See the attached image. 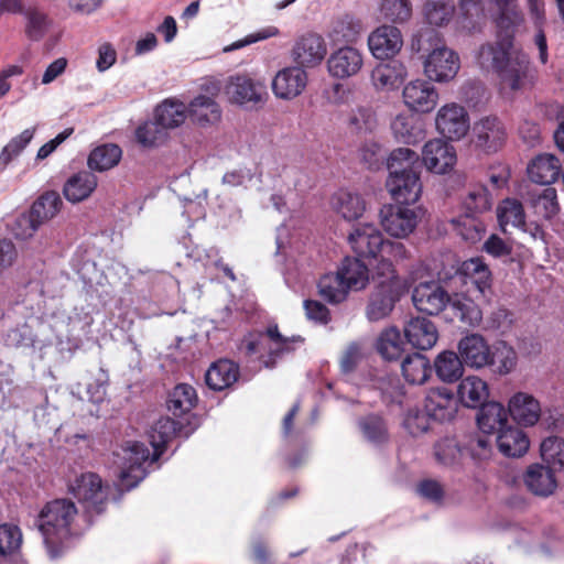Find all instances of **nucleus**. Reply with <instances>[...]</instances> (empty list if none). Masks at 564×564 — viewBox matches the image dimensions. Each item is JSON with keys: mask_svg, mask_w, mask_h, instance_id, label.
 Listing matches in <instances>:
<instances>
[{"mask_svg": "<svg viewBox=\"0 0 564 564\" xmlns=\"http://www.w3.org/2000/svg\"><path fill=\"white\" fill-rule=\"evenodd\" d=\"M495 9V22L499 30L498 40L486 43L478 52V63L482 68L492 69L503 84L512 90L532 84L533 69L530 57L513 47L514 32L523 22L518 0H489ZM482 0H458V23L462 29L478 30V19L484 15Z\"/></svg>", "mask_w": 564, "mask_h": 564, "instance_id": "f257e3e1", "label": "nucleus"}, {"mask_svg": "<svg viewBox=\"0 0 564 564\" xmlns=\"http://www.w3.org/2000/svg\"><path fill=\"white\" fill-rule=\"evenodd\" d=\"M387 167L389 176L386 185L395 203L415 204L422 193L417 153L409 148L395 149L389 155Z\"/></svg>", "mask_w": 564, "mask_h": 564, "instance_id": "f03ea898", "label": "nucleus"}, {"mask_svg": "<svg viewBox=\"0 0 564 564\" xmlns=\"http://www.w3.org/2000/svg\"><path fill=\"white\" fill-rule=\"evenodd\" d=\"M77 516L75 503L66 498L47 501L40 510L35 527L40 531L50 558L63 553V543L72 535V523Z\"/></svg>", "mask_w": 564, "mask_h": 564, "instance_id": "7ed1b4c3", "label": "nucleus"}, {"mask_svg": "<svg viewBox=\"0 0 564 564\" xmlns=\"http://www.w3.org/2000/svg\"><path fill=\"white\" fill-rule=\"evenodd\" d=\"M376 290L367 305V317L371 322L387 317L403 293V281L397 273L393 263L379 260L372 275Z\"/></svg>", "mask_w": 564, "mask_h": 564, "instance_id": "20e7f679", "label": "nucleus"}, {"mask_svg": "<svg viewBox=\"0 0 564 564\" xmlns=\"http://www.w3.org/2000/svg\"><path fill=\"white\" fill-rule=\"evenodd\" d=\"M417 45V52H427L423 66L430 80L447 83L457 75L460 67L459 56L441 42L437 33L430 31L421 34Z\"/></svg>", "mask_w": 564, "mask_h": 564, "instance_id": "39448f33", "label": "nucleus"}, {"mask_svg": "<svg viewBox=\"0 0 564 564\" xmlns=\"http://www.w3.org/2000/svg\"><path fill=\"white\" fill-rule=\"evenodd\" d=\"M117 464L119 465L120 486L124 490H131L144 479L147 471L144 464L150 457V451L144 444L139 442H129L119 453Z\"/></svg>", "mask_w": 564, "mask_h": 564, "instance_id": "423d86ee", "label": "nucleus"}, {"mask_svg": "<svg viewBox=\"0 0 564 564\" xmlns=\"http://www.w3.org/2000/svg\"><path fill=\"white\" fill-rule=\"evenodd\" d=\"M383 230L394 238H406L417 227L421 209L402 203L383 205L379 213Z\"/></svg>", "mask_w": 564, "mask_h": 564, "instance_id": "0eeeda50", "label": "nucleus"}, {"mask_svg": "<svg viewBox=\"0 0 564 564\" xmlns=\"http://www.w3.org/2000/svg\"><path fill=\"white\" fill-rule=\"evenodd\" d=\"M69 491L79 501L86 503L88 513L100 514L104 512L107 495L98 475L94 473L82 474L69 485Z\"/></svg>", "mask_w": 564, "mask_h": 564, "instance_id": "6e6552de", "label": "nucleus"}, {"mask_svg": "<svg viewBox=\"0 0 564 564\" xmlns=\"http://www.w3.org/2000/svg\"><path fill=\"white\" fill-rule=\"evenodd\" d=\"M435 124L437 131L449 140L464 138L470 128L467 111L455 102L446 104L440 108Z\"/></svg>", "mask_w": 564, "mask_h": 564, "instance_id": "1a4fd4ad", "label": "nucleus"}, {"mask_svg": "<svg viewBox=\"0 0 564 564\" xmlns=\"http://www.w3.org/2000/svg\"><path fill=\"white\" fill-rule=\"evenodd\" d=\"M415 308L427 315H438L451 301L448 292L436 281L417 284L412 293Z\"/></svg>", "mask_w": 564, "mask_h": 564, "instance_id": "9d476101", "label": "nucleus"}, {"mask_svg": "<svg viewBox=\"0 0 564 564\" xmlns=\"http://www.w3.org/2000/svg\"><path fill=\"white\" fill-rule=\"evenodd\" d=\"M405 106L419 113H429L435 109L438 102V91L434 85L424 79L409 82L402 91Z\"/></svg>", "mask_w": 564, "mask_h": 564, "instance_id": "9b49d317", "label": "nucleus"}, {"mask_svg": "<svg viewBox=\"0 0 564 564\" xmlns=\"http://www.w3.org/2000/svg\"><path fill=\"white\" fill-rule=\"evenodd\" d=\"M383 240L381 231L370 223L359 224L348 235V243L358 258H376Z\"/></svg>", "mask_w": 564, "mask_h": 564, "instance_id": "f8f14e48", "label": "nucleus"}, {"mask_svg": "<svg viewBox=\"0 0 564 564\" xmlns=\"http://www.w3.org/2000/svg\"><path fill=\"white\" fill-rule=\"evenodd\" d=\"M326 53L327 48L323 37L315 33H307L295 41L291 57L296 66L304 69L319 65Z\"/></svg>", "mask_w": 564, "mask_h": 564, "instance_id": "ddd939ff", "label": "nucleus"}, {"mask_svg": "<svg viewBox=\"0 0 564 564\" xmlns=\"http://www.w3.org/2000/svg\"><path fill=\"white\" fill-rule=\"evenodd\" d=\"M307 85V73L300 66L280 69L272 79V91L276 98L291 100L300 96Z\"/></svg>", "mask_w": 564, "mask_h": 564, "instance_id": "4468645a", "label": "nucleus"}, {"mask_svg": "<svg viewBox=\"0 0 564 564\" xmlns=\"http://www.w3.org/2000/svg\"><path fill=\"white\" fill-rule=\"evenodd\" d=\"M506 130L497 117H485L473 127V142L476 148L490 153L498 151L505 140Z\"/></svg>", "mask_w": 564, "mask_h": 564, "instance_id": "2eb2a0df", "label": "nucleus"}, {"mask_svg": "<svg viewBox=\"0 0 564 564\" xmlns=\"http://www.w3.org/2000/svg\"><path fill=\"white\" fill-rule=\"evenodd\" d=\"M225 93L237 105H256L262 102L267 96L264 85L245 75L231 76L225 86Z\"/></svg>", "mask_w": 564, "mask_h": 564, "instance_id": "dca6fc26", "label": "nucleus"}, {"mask_svg": "<svg viewBox=\"0 0 564 564\" xmlns=\"http://www.w3.org/2000/svg\"><path fill=\"white\" fill-rule=\"evenodd\" d=\"M422 162L429 171L444 174L456 163L455 149L442 139L430 140L423 147Z\"/></svg>", "mask_w": 564, "mask_h": 564, "instance_id": "f3484780", "label": "nucleus"}, {"mask_svg": "<svg viewBox=\"0 0 564 564\" xmlns=\"http://www.w3.org/2000/svg\"><path fill=\"white\" fill-rule=\"evenodd\" d=\"M403 45L401 31L394 25H381L368 37V46L378 59L394 56Z\"/></svg>", "mask_w": 564, "mask_h": 564, "instance_id": "a211bd4d", "label": "nucleus"}, {"mask_svg": "<svg viewBox=\"0 0 564 564\" xmlns=\"http://www.w3.org/2000/svg\"><path fill=\"white\" fill-rule=\"evenodd\" d=\"M424 410L433 421L449 422L457 413V399L447 388L431 389L424 400Z\"/></svg>", "mask_w": 564, "mask_h": 564, "instance_id": "6ab92c4d", "label": "nucleus"}, {"mask_svg": "<svg viewBox=\"0 0 564 564\" xmlns=\"http://www.w3.org/2000/svg\"><path fill=\"white\" fill-rule=\"evenodd\" d=\"M364 65L362 54L351 46H344L330 54L327 68L330 76L339 79L352 77Z\"/></svg>", "mask_w": 564, "mask_h": 564, "instance_id": "aec40b11", "label": "nucleus"}, {"mask_svg": "<svg viewBox=\"0 0 564 564\" xmlns=\"http://www.w3.org/2000/svg\"><path fill=\"white\" fill-rule=\"evenodd\" d=\"M462 361L467 367L481 369L489 362L490 347L479 334L463 337L457 345Z\"/></svg>", "mask_w": 564, "mask_h": 564, "instance_id": "412c9836", "label": "nucleus"}, {"mask_svg": "<svg viewBox=\"0 0 564 564\" xmlns=\"http://www.w3.org/2000/svg\"><path fill=\"white\" fill-rule=\"evenodd\" d=\"M522 197L533 214L542 219L551 220L560 212L557 193L553 187L532 188Z\"/></svg>", "mask_w": 564, "mask_h": 564, "instance_id": "4be33fe9", "label": "nucleus"}, {"mask_svg": "<svg viewBox=\"0 0 564 564\" xmlns=\"http://www.w3.org/2000/svg\"><path fill=\"white\" fill-rule=\"evenodd\" d=\"M404 336L408 341L421 350L431 349L438 339L435 324L425 317H412L404 325Z\"/></svg>", "mask_w": 564, "mask_h": 564, "instance_id": "5701e85b", "label": "nucleus"}, {"mask_svg": "<svg viewBox=\"0 0 564 564\" xmlns=\"http://www.w3.org/2000/svg\"><path fill=\"white\" fill-rule=\"evenodd\" d=\"M509 414L520 425L533 426L541 416L540 402L531 394L517 392L509 400Z\"/></svg>", "mask_w": 564, "mask_h": 564, "instance_id": "b1692460", "label": "nucleus"}, {"mask_svg": "<svg viewBox=\"0 0 564 564\" xmlns=\"http://www.w3.org/2000/svg\"><path fill=\"white\" fill-rule=\"evenodd\" d=\"M408 76L405 65L398 59L378 64L371 72V82L377 90H393Z\"/></svg>", "mask_w": 564, "mask_h": 564, "instance_id": "393cba45", "label": "nucleus"}, {"mask_svg": "<svg viewBox=\"0 0 564 564\" xmlns=\"http://www.w3.org/2000/svg\"><path fill=\"white\" fill-rule=\"evenodd\" d=\"M555 470L543 464H532L523 475L527 488L535 496L549 497L557 486Z\"/></svg>", "mask_w": 564, "mask_h": 564, "instance_id": "a878e982", "label": "nucleus"}, {"mask_svg": "<svg viewBox=\"0 0 564 564\" xmlns=\"http://www.w3.org/2000/svg\"><path fill=\"white\" fill-rule=\"evenodd\" d=\"M509 409L496 401L486 402L479 408L477 424L485 434H499L508 424Z\"/></svg>", "mask_w": 564, "mask_h": 564, "instance_id": "bb28decb", "label": "nucleus"}, {"mask_svg": "<svg viewBox=\"0 0 564 564\" xmlns=\"http://www.w3.org/2000/svg\"><path fill=\"white\" fill-rule=\"evenodd\" d=\"M488 397L489 388L487 382L477 376L464 378L457 387V401L465 408H480L485 404Z\"/></svg>", "mask_w": 564, "mask_h": 564, "instance_id": "cd10ccee", "label": "nucleus"}, {"mask_svg": "<svg viewBox=\"0 0 564 564\" xmlns=\"http://www.w3.org/2000/svg\"><path fill=\"white\" fill-rule=\"evenodd\" d=\"M561 173L558 159L550 153L538 155L528 165L529 178L541 185H549L555 182Z\"/></svg>", "mask_w": 564, "mask_h": 564, "instance_id": "c85d7f7f", "label": "nucleus"}, {"mask_svg": "<svg viewBox=\"0 0 564 564\" xmlns=\"http://www.w3.org/2000/svg\"><path fill=\"white\" fill-rule=\"evenodd\" d=\"M97 187V177L91 171H79L72 175L63 186V194L70 203L87 199Z\"/></svg>", "mask_w": 564, "mask_h": 564, "instance_id": "c756f323", "label": "nucleus"}, {"mask_svg": "<svg viewBox=\"0 0 564 564\" xmlns=\"http://www.w3.org/2000/svg\"><path fill=\"white\" fill-rule=\"evenodd\" d=\"M239 377V367L231 360L221 359L214 362L206 372V384L215 390L221 391L231 387Z\"/></svg>", "mask_w": 564, "mask_h": 564, "instance_id": "7c9ffc66", "label": "nucleus"}, {"mask_svg": "<svg viewBox=\"0 0 564 564\" xmlns=\"http://www.w3.org/2000/svg\"><path fill=\"white\" fill-rule=\"evenodd\" d=\"M499 452L507 457H521L530 446L527 434L516 426H507L496 437Z\"/></svg>", "mask_w": 564, "mask_h": 564, "instance_id": "2f4dec72", "label": "nucleus"}, {"mask_svg": "<svg viewBox=\"0 0 564 564\" xmlns=\"http://www.w3.org/2000/svg\"><path fill=\"white\" fill-rule=\"evenodd\" d=\"M187 115L193 122L205 127L220 120L221 109L215 99L199 95L189 102Z\"/></svg>", "mask_w": 564, "mask_h": 564, "instance_id": "473e14b6", "label": "nucleus"}, {"mask_svg": "<svg viewBox=\"0 0 564 564\" xmlns=\"http://www.w3.org/2000/svg\"><path fill=\"white\" fill-rule=\"evenodd\" d=\"M181 430L180 424L165 416L160 417L149 431L150 444L153 447L152 462L159 459L163 454L169 442L173 440L177 431Z\"/></svg>", "mask_w": 564, "mask_h": 564, "instance_id": "72a5a7b5", "label": "nucleus"}, {"mask_svg": "<svg viewBox=\"0 0 564 564\" xmlns=\"http://www.w3.org/2000/svg\"><path fill=\"white\" fill-rule=\"evenodd\" d=\"M337 272L349 290H362L369 282L368 267L358 257H346Z\"/></svg>", "mask_w": 564, "mask_h": 564, "instance_id": "f704fd0d", "label": "nucleus"}, {"mask_svg": "<svg viewBox=\"0 0 564 564\" xmlns=\"http://www.w3.org/2000/svg\"><path fill=\"white\" fill-rule=\"evenodd\" d=\"M460 272L466 278L470 279L471 283L481 295L485 296L491 291L492 274L482 258L475 257L465 260L460 265Z\"/></svg>", "mask_w": 564, "mask_h": 564, "instance_id": "c9c22d12", "label": "nucleus"}, {"mask_svg": "<svg viewBox=\"0 0 564 564\" xmlns=\"http://www.w3.org/2000/svg\"><path fill=\"white\" fill-rule=\"evenodd\" d=\"M195 389L187 383H180L169 393L166 400L167 410L176 417L189 413L197 403Z\"/></svg>", "mask_w": 564, "mask_h": 564, "instance_id": "e433bc0d", "label": "nucleus"}, {"mask_svg": "<svg viewBox=\"0 0 564 564\" xmlns=\"http://www.w3.org/2000/svg\"><path fill=\"white\" fill-rule=\"evenodd\" d=\"M332 203L337 214L347 221L357 220L366 210L364 198L359 194L348 191L337 192L333 196Z\"/></svg>", "mask_w": 564, "mask_h": 564, "instance_id": "4c0bfd02", "label": "nucleus"}, {"mask_svg": "<svg viewBox=\"0 0 564 564\" xmlns=\"http://www.w3.org/2000/svg\"><path fill=\"white\" fill-rule=\"evenodd\" d=\"M434 369L441 381L453 383L463 376L464 364L455 351L444 350L436 356Z\"/></svg>", "mask_w": 564, "mask_h": 564, "instance_id": "58836bf2", "label": "nucleus"}, {"mask_svg": "<svg viewBox=\"0 0 564 564\" xmlns=\"http://www.w3.org/2000/svg\"><path fill=\"white\" fill-rule=\"evenodd\" d=\"M401 370L405 381L410 384H423L429 379L432 367L424 355L412 352L402 360Z\"/></svg>", "mask_w": 564, "mask_h": 564, "instance_id": "ea45409f", "label": "nucleus"}, {"mask_svg": "<svg viewBox=\"0 0 564 564\" xmlns=\"http://www.w3.org/2000/svg\"><path fill=\"white\" fill-rule=\"evenodd\" d=\"M187 107L178 100L166 99L154 111V119L166 130L183 124L187 118Z\"/></svg>", "mask_w": 564, "mask_h": 564, "instance_id": "a19ab883", "label": "nucleus"}, {"mask_svg": "<svg viewBox=\"0 0 564 564\" xmlns=\"http://www.w3.org/2000/svg\"><path fill=\"white\" fill-rule=\"evenodd\" d=\"M122 150L115 143H105L96 147L88 155L87 164L91 171L105 172L120 162Z\"/></svg>", "mask_w": 564, "mask_h": 564, "instance_id": "79ce46f5", "label": "nucleus"}, {"mask_svg": "<svg viewBox=\"0 0 564 564\" xmlns=\"http://www.w3.org/2000/svg\"><path fill=\"white\" fill-rule=\"evenodd\" d=\"M499 226L503 232L507 227L523 228L525 226V213L522 203L516 198H506L497 207Z\"/></svg>", "mask_w": 564, "mask_h": 564, "instance_id": "37998d69", "label": "nucleus"}, {"mask_svg": "<svg viewBox=\"0 0 564 564\" xmlns=\"http://www.w3.org/2000/svg\"><path fill=\"white\" fill-rule=\"evenodd\" d=\"M317 288L321 297L330 304L341 303L347 299L350 291L337 271L321 276Z\"/></svg>", "mask_w": 564, "mask_h": 564, "instance_id": "c03bdc74", "label": "nucleus"}, {"mask_svg": "<svg viewBox=\"0 0 564 564\" xmlns=\"http://www.w3.org/2000/svg\"><path fill=\"white\" fill-rule=\"evenodd\" d=\"M265 334L275 345L274 348H270L268 357L262 360L265 368H273L278 358L293 350L292 344H302L304 341V338L299 335L284 337L280 334L278 325L269 326Z\"/></svg>", "mask_w": 564, "mask_h": 564, "instance_id": "a18cd8bd", "label": "nucleus"}, {"mask_svg": "<svg viewBox=\"0 0 564 564\" xmlns=\"http://www.w3.org/2000/svg\"><path fill=\"white\" fill-rule=\"evenodd\" d=\"M404 341L397 327L386 328L377 339L376 348L386 360H399L404 352Z\"/></svg>", "mask_w": 564, "mask_h": 564, "instance_id": "49530a36", "label": "nucleus"}, {"mask_svg": "<svg viewBox=\"0 0 564 564\" xmlns=\"http://www.w3.org/2000/svg\"><path fill=\"white\" fill-rule=\"evenodd\" d=\"M63 205L62 198L57 192L48 191L42 194L31 206L30 213L42 226L54 218Z\"/></svg>", "mask_w": 564, "mask_h": 564, "instance_id": "de8ad7c7", "label": "nucleus"}, {"mask_svg": "<svg viewBox=\"0 0 564 564\" xmlns=\"http://www.w3.org/2000/svg\"><path fill=\"white\" fill-rule=\"evenodd\" d=\"M456 7L453 0H426L423 13L429 24L447 25L454 18Z\"/></svg>", "mask_w": 564, "mask_h": 564, "instance_id": "09e8293b", "label": "nucleus"}, {"mask_svg": "<svg viewBox=\"0 0 564 564\" xmlns=\"http://www.w3.org/2000/svg\"><path fill=\"white\" fill-rule=\"evenodd\" d=\"M517 365V354L514 349L506 344L495 347L489 351V362L491 371L497 375L510 373Z\"/></svg>", "mask_w": 564, "mask_h": 564, "instance_id": "8fccbe9b", "label": "nucleus"}, {"mask_svg": "<svg viewBox=\"0 0 564 564\" xmlns=\"http://www.w3.org/2000/svg\"><path fill=\"white\" fill-rule=\"evenodd\" d=\"M391 130L398 141L408 144L415 143L422 134L415 118L410 115H398L391 122Z\"/></svg>", "mask_w": 564, "mask_h": 564, "instance_id": "3c124183", "label": "nucleus"}, {"mask_svg": "<svg viewBox=\"0 0 564 564\" xmlns=\"http://www.w3.org/2000/svg\"><path fill=\"white\" fill-rule=\"evenodd\" d=\"M541 457L545 466L555 471L564 469V440L550 436L541 444Z\"/></svg>", "mask_w": 564, "mask_h": 564, "instance_id": "603ef678", "label": "nucleus"}, {"mask_svg": "<svg viewBox=\"0 0 564 564\" xmlns=\"http://www.w3.org/2000/svg\"><path fill=\"white\" fill-rule=\"evenodd\" d=\"M464 451V446L455 438L445 437L436 443L435 457L440 464L454 467L460 463Z\"/></svg>", "mask_w": 564, "mask_h": 564, "instance_id": "864d4df0", "label": "nucleus"}, {"mask_svg": "<svg viewBox=\"0 0 564 564\" xmlns=\"http://www.w3.org/2000/svg\"><path fill=\"white\" fill-rule=\"evenodd\" d=\"M135 138L143 147L155 148L165 142L167 130L153 119L138 127Z\"/></svg>", "mask_w": 564, "mask_h": 564, "instance_id": "5fc2aeb1", "label": "nucleus"}, {"mask_svg": "<svg viewBox=\"0 0 564 564\" xmlns=\"http://www.w3.org/2000/svg\"><path fill=\"white\" fill-rule=\"evenodd\" d=\"M380 12L386 20L402 24L412 17V3L410 0H382Z\"/></svg>", "mask_w": 564, "mask_h": 564, "instance_id": "6e6d98bb", "label": "nucleus"}, {"mask_svg": "<svg viewBox=\"0 0 564 564\" xmlns=\"http://www.w3.org/2000/svg\"><path fill=\"white\" fill-rule=\"evenodd\" d=\"M361 33V23L352 17L345 15L337 19L332 28L330 36L337 42H355Z\"/></svg>", "mask_w": 564, "mask_h": 564, "instance_id": "4d7b16f0", "label": "nucleus"}, {"mask_svg": "<svg viewBox=\"0 0 564 564\" xmlns=\"http://www.w3.org/2000/svg\"><path fill=\"white\" fill-rule=\"evenodd\" d=\"M359 427L364 436L373 444H382L388 441L387 425L379 415H368L359 421Z\"/></svg>", "mask_w": 564, "mask_h": 564, "instance_id": "13d9d810", "label": "nucleus"}, {"mask_svg": "<svg viewBox=\"0 0 564 564\" xmlns=\"http://www.w3.org/2000/svg\"><path fill=\"white\" fill-rule=\"evenodd\" d=\"M41 225L29 212L18 215L9 225L11 234L20 240H26L34 236Z\"/></svg>", "mask_w": 564, "mask_h": 564, "instance_id": "bf43d9fd", "label": "nucleus"}, {"mask_svg": "<svg viewBox=\"0 0 564 564\" xmlns=\"http://www.w3.org/2000/svg\"><path fill=\"white\" fill-rule=\"evenodd\" d=\"M33 135L34 129H25L19 135L12 138L0 153V164L8 165L26 148Z\"/></svg>", "mask_w": 564, "mask_h": 564, "instance_id": "052dcab7", "label": "nucleus"}, {"mask_svg": "<svg viewBox=\"0 0 564 564\" xmlns=\"http://www.w3.org/2000/svg\"><path fill=\"white\" fill-rule=\"evenodd\" d=\"M464 205L470 213H484L491 208L492 202L488 189L482 185H477L468 191Z\"/></svg>", "mask_w": 564, "mask_h": 564, "instance_id": "680f3d73", "label": "nucleus"}, {"mask_svg": "<svg viewBox=\"0 0 564 564\" xmlns=\"http://www.w3.org/2000/svg\"><path fill=\"white\" fill-rule=\"evenodd\" d=\"M22 543V532L13 524H0V555L6 556L18 551Z\"/></svg>", "mask_w": 564, "mask_h": 564, "instance_id": "e2e57ef3", "label": "nucleus"}, {"mask_svg": "<svg viewBox=\"0 0 564 564\" xmlns=\"http://www.w3.org/2000/svg\"><path fill=\"white\" fill-rule=\"evenodd\" d=\"M26 17V34L31 40H41L48 28V20L44 12L39 9H29L25 12Z\"/></svg>", "mask_w": 564, "mask_h": 564, "instance_id": "0e129e2a", "label": "nucleus"}, {"mask_svg": "<svg viewBox=\"0 0 564 564\" xmlns=\"http://www.w3.org/2000/svg\"><path fill=\"white\" fill-rule=\"evenodd\" d=\"M430 420L425 410L411 409L405 414L403 426L412 436H420L429 431Z\"/></svg>", "mask_w": 564, "mask_h": 564, "instance_id": "69168bd1", "label": "nucleus"}, {"mask_svg": "<svg viewBox=\"0 0 564 564\" xmlns=\"http://www.w3.org/2000/svg\"><path fill=\"white\" fill-rule=\"evenodd\" d=\"M377 389L380 390L381 397L386 402L401 403L403 388L397 377L386 375L378 378Z\"/></svg>", "mask_w": 564, "mask_h": 564, "instance_id": "338daca9", "label": "nucleus"}, {"mask_svg": "<svg viewBox=\"0 0 564 564\" xmlns=\"http://www.w3.org/2000/svg\"><path fill=\"white\" fill-rule=\"evenodd\" d=\"M348 126L356 132L371 131L376 126L375 115L369 108H357L349 115Z\"/></svg>", "mask_w": 564, "mask_h": 564, "instance_id": "774afa93", "label": "nucleus"}]
</instances>
